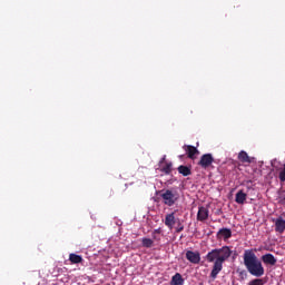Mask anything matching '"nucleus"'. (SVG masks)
Listing matches in <instances>:
<instances>
[{"label": "nucleus", "instance_id": "nucleus-1", "mask_svg": "<svg viewBox=\"0 0 285 285\" xmlns=\"http://www.w3.org/2000/svg\"><path fill=\"white\" fill-rule=\"evenodd\" d=\"M230 255H233V250L229 246L215 248L207 253L205 256L206 262H208V264H214L210 272L212 279H217V276L224 268V262H226Z\"/></svg>", "mask_w": 285, "mask_h": 285}, {"label": "nucleus", "instance_id": "nucleus-21", "mask_svg": "<svg viewBox=\"0 0 285 285\" xmlns=\"http://www.w3.org/2000/svg\"><path fill=\"white\" fill-rule=\"evenodd\" d=\"M184 230V225L181 222H178L177 227H176V233H181Z\"/></svg>", "mask_w": 285, "mask_h": 285}, {"label": "nucleus", "instance_id": "nucleus-18", "mask_svg": "<svg viewBox=\"0 0 285 285\" xmlns=\"http://www.w3.org/2000/svg\"><path fill=\"white\" fill-rule=\"evenodd\" d=\"M153 239L150 238H142V246L144 248H153Z\"/></svg>", "mask_w": 285, "mask_h": 285}, {"label": "nucleus", "instance_id": "nucleus-4", "mask_svg": "<svg viewBox=\"0 0 285 285\" xmlns=\"http://www.w3.org/2000/svg\"><path fill=\"white\" fill-rule=\"evenodd\" d=\"M213 161H215L213 154H204L198 161V166H200V168L204 170H208V168L213 166Z\"/></svg>", "mask_w": 285, "mask_h": 285}, {"label": "nucleus", "instance_id": "nucleus-8", "mask_svg": "<svg viewBox=\"0 0 285 285\" xmlns=\"http://www.w3.org/2000/svg\"><path fill=\"white\" fill-rule=\"evenodd\" d=\"M216 237L217 239H224V242H227V239L233 237V230H230V228L223 227L217 232Z\"/></svg>", "mask_w": 285, "mask_h": 285}, {"label": "nucleus", "instance_id": "nucleus-11", "mask_svg": "<svg viewBox=\"0 0 285 285\" xmlns=\"http://www.w3.org/2000/svg\"><path fill=\"white\" fill-rule=\"evenodd\" d=\"M176 224L175 213L167 214L165 217V226H167L170 230Z\"/></svg>", "mask_w": 285, "mask_h": 285}, {"label": "nucleus", "instance_id": "nucleus-2", "mask_svg": "<svg viewBox=\"0 0 285 285\" xmlns=\"http://www.w3.org/2000/svg\"><path fill=\"white\" fill-rule=\"evenodd\" d=\"M243 264L253 277H264V265L262 264L261 259L255 254V249H245L243 254Z\"/></svg>", "mask_w": 285, "mask_h": 285}, {"label": "nucleus", "instance_id": "nucleus-20", "mask_svg": "<svg viewBox=\"0 0 285 285\" xmlns=\"http://www.w3.org/2000/svg\"><path fill=\"white\" fill-rule=\"evenodd\" d=\"M278 179L279 181H283V183L285 181V164L283 166V169L278 174Z\"/></svg>", "mask_w": 285, "mask_h": 285}, {"label": "nucleus", "instance_id": "nucleus-22", "mask_svg": "<svg viewBox=\"0 0 285 285\" xmlns=\"http://www.w3.org/2000/svg\"><path fill=\"white\" fill-rule=\"evenodd\" d=\"M154 233H160V230L159 229H155V232Z\"/></svg>", "mask_w": 285, "mask_h": 285}, {"label": "nucleus", "instance_id": "nucleus-6", "mask_svg": "<svg viewBox=\"0 0 285 285\" xmlns=\"http://www.w3.org/2000/svg\"><path fill=\"white\" fill-rule=\"evenodd\" d=\"M183 149L185 150L188 159L195 160L197 159L196 155H199V149L193 145H184Z\"/></svg>", "mask_w": 285, "mask_h": 285}, {"label": "nucleus", "instance_id": "nucleus-23", "mask_svg": "<svg viewBox=\"0 0 285 285\" xmlns=\"http://www.w3.org/2000/svg\"><path fill=\"white\" fill-rule=\"evenodd\" d=\"M247 184H253V181L252 180H247Z\"/></svg>", "mask_w": 285, "mask_h": 285}, {"label": "nucleus", "instance_id": "nucleus-14", "mask_svg": "<svg viewBox=\"0 0 285 285\" xmlns=\"http://www.w3.org/2000/svg\"><path fill=\"white\" fill-rule=\"evenodd\" d=\"M179 175H183V177H188L190 175H193V171L190 170V167L188 166H184V165H180L178 168H177Z\"/></svg>", "mask_w": 285, "mask_h": 285}, {"label": "nucleus", "instance_id": "nucleus-24", "mask_svg": "<svg viewBox=\"0 0 285 285\" xmlns=\"http://www.w3.org/2000/svg\"><path fill=\"white\" fill-rule=\"evenodd\" d=\"M250 188H253V187H250V186H247V190H250Z\"/></svg>", "mask_w": 285, "mask_h": 285}, {"label": "nucleus", "instance_id": "nucleus-25", "mask_svg": "<svg viewBox=\"0 0 285 285\" xmlns=\"http://www.w3.org/2000/svg\"><path fill=\"white\" fill-rule=\"evenodd\" d=\"M166 159V156H164L163 161Z\"/></svg>", "mask_w": 285, "mask_h": 285}, {"label": "nucleus", "instance_id": "nucleus-9", "mask_svg": "<svg viewBox=\"0 0 285 285\" xmlns=\"http://www.w3.org/2000/svg\"><path fill=\"white\" fill-rule=\"evenodd\" d=\"M263 264H266L267 266H275L277 264V258L273 254H265L261 257Z\"/></svg>", "mask_w": 285, "mask_h": 285}, {"label": "nucleus", "instance_id": "nucleus-3", "mask_svg": "<svg viewBox=\"0 0 285 285\" xmlns=\"http://www.w3.org/2000/svg\"><path fill=\"white\" fill-rule=\"evenodd\" d=\"M164 200L165 206H175L176 202L179 199L173 190L167 189L160 195Z\"/></svg>", "mask_w": 285, "mask_h": 285}, {"label": "nucleus", "instance_id": "nucleus-13", "mask_svg": "<svg viewBox=\"0 0 285 285\" xmlns=\"http://www.w3.org/2000/svg\"><path fill=\"white\" fill-rule=\"evenodd\" d=\"M238 159L242 161V164H253V159L248 157V153L242 150L238 154Z\"/></svg>", "mask_w": 285, "mask_h": 285}, {"label": "nucleus", "instance_id": "nucleus-7", "mask_svg": "<svg viewBox=\"0 0 285 285\" xmlns=\"http://www.w3.org/2000/svg\"><path fill=\"white\" fill-rule=\"evenodd\" d=\"M186 259L190 262V264H199V262H202V255L199 252L187 250Z\"/></svg>", "mask_w": 285, "mask_h": 285}, {"label": "nucleus", "instance_id": "nucleus-19", "mask_svg": "<svg viewBox=\"0 0 285 285\" xmlns=\"http://www.w3.org/2000/svg\"><path fill=\"white\" fill-rule=\"evenodd\" d=\"M248 285H264V279L262 278H254L252 279Z\"/></svg>", "mask_w": 285, "mask_h": 285}, {"label": "nucleus", "instance_id": "nucleus-17", "mask_svg": "<svg viewBox=\"0 0 285 285\" xmlns=\"http://www.w3.org/2000/svg\"><path fill=\"white\" fill-rule=\"evenodd\" d=\"M161 173H165L166 175H170L173 173V163H166L165 166L161 167Z\"/></svg>", "mask_w": 285, "mask_h": 285}, {"label": "nucleus", "instance_id": "nucleus-5", "mask_svg": "<svg viewBox=\"0 0 285 285\" xmlns=\"http://www.w3.org/2000/svg\"><path fill=\"white\" fill-rule=\"evenodd\" d=\"M272 222L274 224L275 233H277L278 235H284V233H285L284 217L279 216L277 218H272Z\"/></svg>", "mask_w": 285, "mask_h": 285}, {"label": "nucleus", "instance_id": "nucleus-10", "mask_svg": "<svg viewBox=\"0 0 285 285\" xmlns=\"http://www.w3.org/2000/svg\"><path fill=\"white\" fill-rule=\"evenodd\" d=\"M208 208L202 206L198 208V213H197V220L198 222H206V219H208Z\"/></svg>", "mask_w": 285, "mask_h": 285}, {"label": "nucleus", "instance_id": "nucleus-12", "mask_svg": "<svg viewBox=\"0 0 285 285\" xmlns=\"http://www.w3.org/2000/svg\"><path fill=\"white\" fill-rule=\"evenodd\" d=\"M247 197H248V195L246 193H244V189H240V190H238V193H236L235 202H236V204L244 205V204H246Z\"/></svg>", "mask_w": 285, "mask_h": 285}, {"label": "nucleus", "instance_id": "nucleus-15", "mask_svg": "<svg viewBox=\"0 0 285 285\" xmlns=\"http://www.w3.org/2000/svg\"><path fill=\"white\" fill-rule=\"evenodd\" d=\"M170 285H184V277H181V274L176 273V274L171 277Z\"/></svg>", "mask_w": 285, "mask_h": 285}, {"label": "nucleus", "instance_id": "nucleus-16", "mask_svg": "<svg viewBox=\"0 0 285 285\" xmlns=\"http://www.w3.org/2000/svg\"><path fill=\"white\" fill-rule=\"evenodd\" d=\"M69 262L71 264H81V262H83V257H81V255L70 254Z\"/></svg>", "mask_w": 285, "mask_h": 285}]
</instances>
